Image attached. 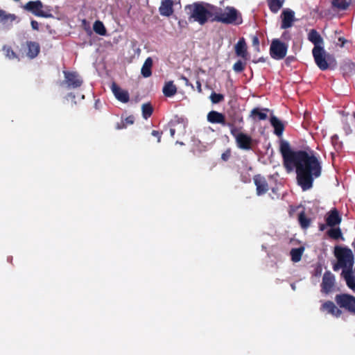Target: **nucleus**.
<instances>
[{
    "instance_id": "22",
    "label": "nucleus",
    "mask_w": 355,
    "mask_h": 355,
    "mask_svg": "<svg viewBox=\"0 0 355 355\" xmlns=\"http://www.w3.org/2000/svg\"><path fill=\"white\" fill-rule=\"evenodd\" d=\"M235 53L237 56L247 60L248 51L247 44L244 38H241L235 45Z\"/></svg>"
},
{
    "instance_id": "15",
    "label": "nucleus",
    "mask_w": 355,
    "mask_h": 355,
    "mask_svg": "<svg viewBox=\"0 0 355 355\" xmlns=\"http://www.w3.org/2000/svg\"><path fill=\"white\" fill-rule=\"evenodd\" d=\"M281 17V28H288L293 26V23L295 21V12L291 9H285L282 11Z\"/></svg>"
},
{
    "instance_id": "1",
    "label": "nucleus",
    "mask_w": 355,
    "mask_h": 355,
    "mask_svg": "<svg viewBox=\"0 0 355 355\" xmlns=\"http://www.w3.org/2000/svg\"><path fill=\"white\" fill-rule=\"evenodd\" d=\"M279 150L283 157V164L288 172L295 169L297 184L303 191L313 187V181L322 173L319 159L305 150H292L288 141H280Z\"/></svg>"
},
{
    "instance_id": "10",
    "label": "nucleus",
    "mask_w": 355,
    "mask_h": 355,
    "mask_svg": "<svg viewBox=\"0 0 355 355\" xmlns=\"http://www.w3.org/2000/svg\"><path fill=\"white\" fill-rule=\"evenodd\" d=\"M65 82L69 88H78L83 84V80L76 72L64 71Z\"/></svg>"
},
{
    "instance_id": "53",
    "label": "nucleus",
    "mask_w": 355,
    "mask_h": 355,
    "mask_svg": "<svg viewBox=\"0 0 355 355\" xmlns=\"http://www.w3.org/2000/svg\"><path fill=\"white\" fill-rule=\"evenodd\" d=\"M182 79L186 82V84L188 85L189 80L184 76H182Z\"/></svg>"
},
{
    "instance_id": "2",
    "label": "nucleus",
    "mask_w": 355,
    "mask_h": 355,
    "mask_svg": "<svg viewBox=\"0 0 355 355\" xmlns=\"http://www.w3.org/2000/svg\"><path fill=\"white\" fill-rule=\"evenodd\" d=\"M210 8L213 11L214 18L212 21L234 26H238L243 23L241 13L234 7L227 6L225 8H221L211 6Z\"/></svg>"
},
{
    "instance_id": "44",
    "label": "nucleus",
    "mask_w": 355,
    "mask_h": 355,
    "mask_svg": "<svg viewBox=\"0 0 355 355\" xmlns=\"http://www.w3.org/2000/svg\"><path fill=\"white\" fill-rule=\"evenodd\" d=\"M151 135H152L153 136H154V137H157V142H160V141H161V135H162V133H161V132H159V131H157V130H153L152 131V132H151Z\"/></svg>"
},
{
    "instance_id": "47",
    "label": "nucleus",
    "mask_w": 355,
    "mask_h": 355,
    "mask_svg": "<svg viewBox=\"0 0 355 355\" xmlns=\"http://www.w3.org/2000/svg\"><path fill=\"white\" fill-rule=\"evenodd\" d=\"M294 60H295V57H293V56H288L286 59V64H289V63H291V62H293Z\"/></svg>"
},
{
    "instance_id": "12",
    "label": "nucleus",
    "mask_w": 355,
    "mask_h": 355,
    "mask_svg": "<svg viewBox=\"0 0 355 355\" xmlns=\"http://www.w3.org/2000/svg\"><path fill=\"white\" fill-rule=\"evenodd\" d=\"M111 90L115 98L120 102L126 103L130 100V95L127 90L121 89L116 83L111 85Z\"/></svg>"
},
{
    "instance_id": "31",
    "label": "nucleus",
    "mask_w": 355,
    "mask_h": 355,
    "mask_svg": "<svg viewBox=\"0 0 355 355\" xmlns=\"http://www.w3.org/2000/svg\"><path fill=\"white\" fill-rule=\"evenodd\" d=\"M93 29L96 33L102 36L105 35L107 33V31L103 23L99 20L94 22Z\"/></svg>"
},
{
    "instance_id": "49",
    "label": "nucleus",
    "mask_w": 355,
    "mask_h": 355,
    "mask_svg": "<svg viewBox=\"0 0 355 355\" xmlns=\"http://www.w3.org/2000/svg\"><path fill=\"white\" fill-rule=\"evenodd\" d=\"M326 225H327V224L326 225H324V224H320V225H319L320 230V231H324V229L326 228Z\"/></svg>"
},
{
    "instance_id": "6",
    "label": "nucleus",
    "mask_w": 355,
    "mask_h": 355,
    "mask_svg": "<svg viewBox=\"0 0 355 355\" xmlns=\"http://www.w3.org/2000/svg\"><path fill=\"white\" fill-rule=\"evenodd\" d=\"M338 306L355 315V297L346 293L338 294L335 297Z\"/></svg>"
},
{
    "instance_id": "54",
    "label": "nucleus",
    "mask_w": 355,
    "mask_h": 355,
    "mask_svg": "<svg viewBox=\"0 0 355 355\" xmlns=\"http://www.w3.org/2000/svg\"><path fill=\"white\" fill-rule=\"evenodd\" d=\"M272 192H273V193H276V191H276V189L272 188Z\"/></svg>"
},
{
    "instance_id": "50",
    "label": "nucleus",
    "mask_w": 355,
    "mask_h": 355,
    "mask_svg": "<svg viewBox=\"0 0 355 355\" xmlns=\"http://www.w3.org/2000/svg\"><path fill=\"white\" fill-rule=\"evenodd\" d=\"M175 130L174 128H170V135L172 137H174L175 135Z\"/></svg>"
},
{
    "instance_id": "25",
    "label": "nucleus",
    "mask_w": 355,
    "mask_h": 355,
    "mask_svg": "<svg viewBox=\"0 0 355 355\" xmlns=\"http://www.w3.org/2000/svg\"><path fill=\"white\" fill-rule=\"evenodd\" d=\"M153 60L150 57L146 59L141 69V73L144 78H148L152 75Z\"/></svg>"
},
{
    "instance_id": "30",
    "label": "nucleus",
    "mask_w": 355,
    "mask_h": 355,
    "mask_svg": "<svg viewBox=\"0 0 355 355\" xmlns=\"http://www.w3.org/2000/svg\"><path fill=\"white\" fill-rule=\"evenodd\" d=\"M298 222L302 229H307L310 225L311 220L306 216L304 211H301L298 214Z\"/></svg>"
},
{
    "instance_id": "17",
    "label": "nucleus",
    "mask_w": 355,
    "mask_h": 355,
    "mask_svg": "<svg viewBox=\"0 0 355 355\" xmlns=\"http://www.w3.org/2000/svg\"><path fill=\"white\" fill-rule=\"evenodd\" d=\"M173 5V0H162L159 8V14L162 16L170 17L174 12Z\"/></svg>"
},
{
    "instance_id": "45",
    "label": "nucleus",
    "mask_w": 355,
    "mask_h": 355,
    "mask_svg": "<svg viewBox=\"0 0 355 355\" xmlns=\"http://www.w3.org/2000/svg\"><path fill=\"white\" fill-rule=\"evenodd\" d=\"M31 27L33 30L38 31L39 30V24L35 20H31Z\"/></svg>"
},
{
    "instance_id": "26",
    "label": "nucleus",
    "mask_w": 355,
    "mask_h": 355,
    "mask_svg": "<svg viewBox=\"0 0 355 355\" xmlns=\"http://www.w3.org/2000/svg\"><path fill=\"white\" fill-rule=\"evenodd\" d=\"M162 92L165 96L171 97L177 93V87L173 81H168L165 83Z\"/></svg>"
},
{
    "instance_id": "51",
    "label": "nucleus",
    "mask_w": 355,
    "mask_h": 355,
    "mask_svg": "<svg viewBox=\"0 0 355 355\" xmlns=\"http://www.w3.org/2000/svg\"><path fill=\"white\" fill-rule=\"evenodd\" d=\"M236 120H237V121L239 123H243V119L242 116L237 118Z\"/></svg>"
},
{
    "instance_id": "14",
    "label": "nucleus",
    "mask_w": 355,
    "mask_h": 355,
    "mask_svg": "<svg viewBox=\"0 0 355 355\" xmlns=\"http://www.w3.org/2000/svg\"><path fill=\"white\" fill-rule=\"evenodd\" d=\"M254 184L256 185L257 194L262 196L267 193L269 187L266 178L261 175H256L253 178Z\"/></svg>"
},
{
    "instance_id": "9",
    "label": "nucleus",
    "mask_w": 355,
    "mask_h": 355,
    "mask_svg": "<svg viewBox=\"0 0 355 355\" xmlns=\"http://www.w3.org/2000/svg\"><path fill=\"white\" fill-rule=\"evenodd\" d=\"M335 285V277L330 271H326L322 277L321 290L328 294L331 292Z\"/></svg>"
},
{
    "instance_id": "23",
    "label": "nucleus",
    "mask_w": 355,
    "mask_h": 355,
    "mask_svg": "<svg viewBox=\"0 0 355 355\" xmlns=\"http://www.w3.org/2000/svg\"><path fill=\"white\" fill-rule=\"evenodd\" d=\"M17 18L15 14L7 13L5 10L0 9V22L3 25H12Z\"/></svg>"
},
{
    "instance_id": "48",
    "label": "nucleus",
    "mask_w": 355,
    "mask_h": 355,
    "mask_svg": "<svg viewBox=\"0 0 355 355\" xmlns=\"http://www.w3.org/2000/svg\"><path fill=\"white\" fill-rule=\"evenodd\" d=\"M266 62V59L263 57H261L258 59V60L257 61H254V62L255 63H257V62Z\"/></svg>"
},
{
    "instance_id": "13",
    "label": "nucleus",
    "mask_w": 355,
    "mask_h": 355,
    "mask_svg": "<svg viewBox=\"0 0 355 355\" xmlns=\"http://www.w3.org/2000/svg\"><path fill=\"white\" fill-rule=\"evenodd\" d=\"M235 140L239 148L245 150L252 149V139L250 135L241 132L239 135H236Z\"/></svg>"
},
{
    "instance_id": "16",
    "label": "nucleus",
    "mask_w": 355,
    "mask_h": 355,
    "mask_svg": "<svg viewBox=\"0 0 355 355\" xmlns=\"http://www.w3.org/2000/svg\"><path fill=\"white\" fill-rule=\"evenodd\" d=\"M320 310L322 311H325L327 313L331 314L336 318L340 317L342 314V311L338 309L332 301L329 300L324 302L322 304Z\"/></svg>"
},
{
    "instance_id": "7",
    "label": "nucleus",
    "mask_w": 355,
    "mask_h": 355,
    "mask_svg": "<svg viewBox=\"0 0 355 355\" xmlns=\"http://www.w3.org/2000/svg\"><path fill=\"white\" fill-rule=\"evenodd\" d=\"M288 45L278 39H274L270 46V55L275 60H282L287 53Z\"/></svg>"
},
{
    "instance_id": "41",
    "label": "nucleus",
    "mask_w": 355,
    "mask_h": 355,
    "mask_svg": "<svg viewBox=\"0 0 355 355\" xmlns=\"http://www.w3.org/2000/svg\"><path fill=\"white\" fill-rule=\"evenodd\" d=\"M126 128L129 125H132L135 122V117L132 115L127 116L125 119H123Z\"/></svg>"
},
{
    "instance_id": "5",
    "label": "nucleus",
    "mask_w": 355,
    "mask_h": 355,
    "mask_svg": "<svg viewBox=\"0 0 355 355\" xmlns=\"http://www.w3.org/2000/svg\"><path fill=\"white\" fill-rule=\"evenodd\" d=\"M209 17H213V11L208 10L202 4L196 3L193 6V10L191 18L198 21L200 24H205Z\"/></svg>"
},
{
    "instance_id": "28",
    "label": "nucleus",
    "mask_w": 355,
    "mask_h": 355,
    "mask_svg": "<svg viewBox=\"0 0 355 355\" xmlns=\"http://www.w3.org/2000/svg\"><path fill=\"white\" fill-rule=\"evenodd\" d=\"M269 109L268 108H263L259 109L258 107H255L251 111V116L252 117H257L259 120H266L267 119V114L266 112H269Z\"/></svg>"
},
{
    "instance_id": "19",
    "label": "nucleus",
    "mask_w": 355,
    "mask_h": 355,
    "mask_svg": "<svg viewBox=\"0 0 355 355\" xmlns=\"http://www.w3.org/2000/svg\"><path fill=\"white\" fill-rule=\"evenodd\" d=\"M207 121L211 123H218L222 125H226L225 116L223 113L217 111H210L207 116Z\"/></svg>"
},
{
    "instance_id": "39",
    "label": "nucleus",
    "mask_w": 355,
    "mask_h": 355,
    "mask_svg": "<svg viewBox=\"0 0 355 355\" xmlns=\"http://www.w3.org/2000/svg\"><path fill=\"white\" fill-rule=\"evenodd\" d=\"M230 129L231 135L236 139V135H239L241 132H239V129L236 128L232 123H226V125Z\"/></svg>"
},
{
    "instance_id": "4",
    "label": "nucleus",
    "mask_w": 355,
    "mask_h": 355,
    "mask_svg": "<svg viewBox=\"0 0 355 355\" xmlns=\"http://www.w3.org/2000/svg\"><path fill=\"white\" fill-rule=\"evenodd\" d=\"M22 8L36 17L44 18L52 17L49 6H44L40 0L30 1L24 4Z\"/></svg>"
},
{
    "instance_id": "35",
    "label": "nucleus",
    "mask_w": 355,
    "mask_h": 355,
    "mask_svg": "<svg viewBox=\"0 0 355 355\" xmlns=\"http://www.w3.org/2000/svg\"><path fill=\"white\" fill-rule=\"evenodd\" d=\"M327 235L335 240H337L342 237V232L339 227L331 228L327 231Z\"/></svg>"
},
{
    "instance_id": "29",
    "label": "nucleus",
    "mask_w": 355,
    "mask_h": 355,
    "mask_svg": "<svg viewBox=\"0 0 355 355\" xmlns=\"http://www.w3.org/2000/svg\"><path fill=\"white\" fill-rule=\"evenodd\" d=\"M304 251V247H300L297 248H293L290 252L291 260L293 262H298L301 260L303 252Z\"/></svg>"
},
{
    "instance_id": "18",
    "label": "nucleus",
    "mask_w": 355,
    "mask_h": 355,
    "mask_svg": "<svg viewBox=\"0 0 355 355\" xmlns=\"http://www.w3.org/2000/svg\"><path fill=\"white\" fill-rule=\"evenodd\" d=\"M308 40L314 45L313 48L324 49V40L320 33L315 29H311L308 34Z\"/></svg>"
},
{
    "instance_id": "40",
    "label": "nucleus",
    "mask_w": 355,
    "mask_h": 355,
    "mask_svg": "<svg viewBox=\"0 0 355 355\" xmlns=\"http://www.w3.org/2000/svg\"><path fill=\"white\" fill-rule=\"evenodd\" d=\"M252 45L253 46L256 51L259 52L260 51L259 40L257 35H253L252 37Z\"/></svg>"
},
{
    "instance_id": "27",
    "label": "nucleus",
    "mask_w": 355,
    "mask_h": 355,
    "mask_svg": "<svg viewBox=\"0 0 355 355\" xmlns=\"http://www.w3.org/2000/svg\"><path fill=\"white\" fill-rule=\"evenodd\" d=\"M268 8L272 13H277L282 8L284 0H266Z\"/></svg>"
},
{
    "instance_id": "37",
    "label": "nucleus",
    "mask_w": 355,
    "mask_h": 355,
    "mask_svg": "<svg viewBox=\"0 0 355 355\" xmlns=\"http://www.w3.org/2000/svg\"><path fill=\"white\" fill-rule=\"evenodd\" d=\"M246 62H242L241 60H238L233 65V70L236 73H241L244 71L245 68Z\"/></svg>"
},
{
    "instance_id": "42",
    "label": "nucleus",
    "mask_w": 355,
    "mask_h": 355,
    "mask_svg": "<svg viewBox=\"0 0 355 355\" xmlns=\"http://www.w3.org/2000/svg\"><path fill=\"white\" fill-rule=\"evenodd\" d=\"M230 156H231V151L230 149H227V150H225L224 153H222L221 159L223 161H227L230 159Z\"/></svg>"
},
{
    "instance_id": "20",
    "label": "nucleus",
    "mask_w": 355,
    "mask_h": 355,
    "mask_svg": "<svg viewBox=\"0 0 355 355\" xmlns=\"http://www.w3.org/2000/svg\"><path fill=\"white\" fill-rule=\"evenodd\" d=\"M26 46L27 49L26 55L30 59L37 57L40 51V44L36 42L27 41Z\"/></svg>"
},
{
    "instance_id": "3",
    "label": "nucleus",
    "mask_w": 355,
    "mask_h": 355,
    "mask_svg": "<svg viewBox=\"0 0 355 355\" xmlns=\"http://www.w3.org/2000/svg\"><path fill=\"white\" fill-rule=\"evenodd\" d=\"M334 254L338 259V262L333 266L334 271H338L340 268H352L354 264V258L352 251L347 247L336 246Z\"/></svg>"
},
{
    "instance_id": "32",
    "label": "nucleus",
    "mask_w": 355,
    "mask_h": 355,
    "mask_svg": "<svg viewBox=\"0 0 355 355\" xmlns=\"http://www.w3.org/2000/svg\"><path fill=\"white\" fill-rule=\"evenodd\" d=\"M331 5L339 10H345L348 8L349 3L346 0H331Z\"/></svg>"
},
{
    "instance_id": "21",
    "label": "nucleus",
    "mask_w": 355,
    "mask_h": 355,
    "mask_svg": "<svg viewBox=\"0 0 355 355\" xmlns=\"http://www.w3.org/2000/svg\"><path fill=\"white\" fill-rule=\"evenodd\" d=\"M270 124L274 128V133L281 137L284 131L285 125L277 116L272 115L270 119Z\"/></svg>"
},
{
    "instance_id": "43",
    "label": "nucleus",
    "mask_w": 355,
    "mask_h": 355,
    "mask_svg": "<svg viewBox=\"0 0 355 355\" xmlns=\"http://www.w3.org/2000/svg\"><path fill=\"white\" fill-rule=\"evenodd\" d=\"M115 128L116 130H121V129L126 128V126H125V123L123 119H121L120 122H118L116 123Z\"/></svg>"
},
{
    "instance_id": "36",
    "label": "nucleus",
    "mask_w": 355,
    "mask_h": 355,
    "mask_svg": "<svg viewBox=\"0 0 355 355\" xmlns=\"http://www.w3.org/2000/svg\"><path fill=\"white\" fill-rule=\"evenodd\" d=\"M210 100L212 103L216 104L219 103L224 101V95L221 94H217L216 92H212L210 95Z\"/></svg>"
},
{
    "instance_id": "46",
    "label": "nucleus",
    "mask_w": 355,
    "mask_h": 355,
    "mask_svg": "<svg viewBox=\"0 0 355 355\" xmlns=\"http://www.w3.org/2000/svg\"><path fill=\"white\" fill-rule=\"evenodd\" d=\"M196 85H197V89H198V92L201 93L202 92V86H201V83L199 80H198L196 81Z\"/></svg>"
},
{
    "instance_id": "11",
    "label": "nucleus",
    "mask_w": 355,
    "mask_h": 355,
    "mask_svg": "<svg viewBox=\"0 0 355 355\" xmlns=\"http://www.w3.org/2000/svg\"><path fill=\"white\" fill-rule=\"evenodd\" d=\"M325 221L327 226L335 227L340 224L342 217L336 208L331 209L325 215Z\"/></svg>"
},
{
    "instance_id": "52",
    "label": "nucleus",
    "mask_w": 355,
    "mask_h": 355,
    "mask_svg": "<svg viewBox=\"0 0 355 355\" xmlns=\"http://www.w3.org/2000/svg\"><path fill=\"white\" fill-rule=\"evenodd\" d=\"M68 96L71 98H75V95L73 94H72V93H69L68 94Z\"/></svg>"
},
{
    "instance_id": "55",
    "label": "nucleus",
    "mask_w": 355,
    "mask_h": 355,
    "mask_svg": "<svg viewBox=\"0 0 355 355\" xmlns=\"http://www.w3.org/2000/svg\"><path fill=\"white\" fill-rule=\"evenodd\" d=\"M179 25L180 26H183V24H182V21H179Z\"/></svg>"
},
{
    "instance_id": "38",
    "label": "nucleus",
    "mask_w": 355,
    "mask_h": 355,
    "mask_svg": "<svg viewBox=\"0 0 355 355\" xmlns=\"http://www.w3.org/2000/svg\"><path fill=\"white\" fill-rule=\"evenodd\" d=\"M3 50L5 51L6 56L9 59L18 58L17 54L14 52L10 46H3Z\"/></svg>"
},
{
    "instance_id": "33",
    "label": "nucleus",
    "mask_w": 355,
    "mask_h": 355,
    "mask_svg": "<svg viewBox=\"0 0 355 355\" xmlns=\"http://www.w3.org/2000/svg\"><path fill=\"white\" fill-rule=\"evenodd\" d=\"M142 116L145 119H148L153 112V107L150 103H144L141 106Z\"/></svg>"
},
{
    "instance_id": "24",
    "label": "nucleus",
    "mask_w": 355,
    "mask_h": 355,
    "mask_svg": "<svg viewBox=\"0 0 355 355\" xmlns=\"http://www.w3.org/2000/svg\"><path fill=\"white\" fill-rule=\"evenodd\" d=\"M342 275L345 279L347 286L352 290H355V277L352 274V268L343 270Z\"/></svg>"
},
{
    "instance_id": "56",
    "label": "nucleus",
    "mask_w": 355,
    "mask_h": 355,
    "mask_svg": "<svg viewBox=\"0 0 355 355\" xmlns=\"http://www.w3.org/2000/svg\"><path fill=\"white\" fill-rule=\"evenodd\" d=\"M179 25L180 26H183V24H182V21H179Z\"/></svg>"
},
{
    "instance_id": "34",
    "label": "nucleus",
    "mask_w": 355,
    "mask_h": 355,
    "mask_svg": "<svg viewBox=\"0 0 355 355\" xmlns=\"http://www.w3.org/2000/svg\"><path fill=\"white\" fill-rule=\"evenodd\" d=\"M331 144L334 146L336 152H340L343 149V142L340 141L339 137L337 135H334L331 138Z\"/></svg>"
},
{
    "instance_id": "8",
    "label": "nucleus",
    "mask_w": 355,
    "mask_h": 355,
    "mask_svg": "<svg viewBox=\"0 0 355 355\" xmlns=\"http://www.w3.org/2000/svg\"><path fill=\"white\" fill-rule=\"evenodd\" d=\"M312 54L316 65L320 70L325 71L329 68L328 61L330 60L331 56L327 54L324 49L313 48Z\"/></svg>"
}]
</instances>
